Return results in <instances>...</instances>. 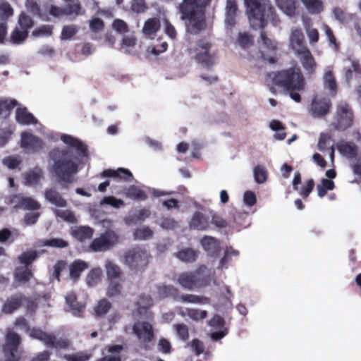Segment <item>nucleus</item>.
Returning <instances> with one entry per match:
<instances>
[{
    "label": "nucleus",
    "instance_id": "f257e3e1",
    "mask_svg": "<svg viewBox=\"0 0 361 361\" xmlns=\"http://www.w3.org/2000/svg\"><path fill=\"white\" fill-rule=\"evenodd\" d=\"M60 140L65 149L54 148L49 153V170L59 181L66 183L74 182L83 159L88 155L87 148L81 140L71 135L61 134Z\"/></svg>",
    "mask_w": 361,
    "mask_h": 361
},
{
    "label": "nucleus",
    "instance_id": "f03ea898",
    "mask_svg": "<svg viewBox=\"0 0 361 361\" xmlns=\"http://www.w3.org/2000/svg\"><path fill=\"white\" fill-rule=\"evenodd\" d=\"M210 0H183L179 5L181 19L185 20L186 30L197 34L204 27V8Z\"/></svg>",
    "mask_w": 361,
    "mask_h": 361
},
{
    "label": "nucleus",
    "instance_id": "7ed1b4c3",
    "mask_svg": "<svg viewBox=\"0 0 361 361\" xmlns=\"http://www.w3.org/2000/svg\"><path fill=\"white\" fill-rule=\"evenodd\" d=\"M244 3L253 29H262L268 20H275L273 8L268 0H244Z\"/></svg>",
    "mask_w": 361,
    "mask_h": 361
},
{
    "label": "nucleus",
    "instance_id": "20e7f679",
    "mask_svg": "<svg viewBox=\"0 0 361 361\" xmlns=\"http://www.w3.org/2000/svg\"><path fill=\"white\" fill-rule=\"evenodd\" d=\"M274 81L278 85L284 87L294 102H300V92L305 88V80L299 68L281 71L275 74Z\"/></svg>",
    "mask_w": 361,
    "mask_h": 361
},
{
    "label": "nucleus",
    "instance_id": "39448f33",
    "mask_svg": "<svg viewBox=\"0 0 361 361\" xmlns=\"http://www.w3.org/2000/svg\"><path fill=\"white\" fill-rule=\"evenodd\" d=\"M354 116L348 104L339 102L336 106L331 126L339 131H344L350 128L353 123Z\"/></svg>",
    "mask_w": 361,
    "mask_h": 361
},
{
    "label": "nucleus",
    "instance_id": "423d86ee",
    "mask_svg": "<svg viewBox=\"0 0 361 361\" xmlns=\"http://www.w3.org/2000/svg\"><path fill=\"white\" fill-rule=\"evenodd\" d=\"M212 44L207 39H201L190 53L194 54L196 61L202 66L209 68L215 63V56L211 51Z\"/></svg>",
    "mask_w": 361,
    "mask_h": 361
},
{
    "label": "nucleus",
    "instance_id": "0eeeda50",
    "mask_svg": "<svg viewBox=\"0 0 361 361\" xmlns=\"http://www.w3.org/2000/svg\"><path fill=\"white\" fill-rule=\"evenodd\" d=\"M158 295L160 298L172 297L183 302L192 304H207L209 299L207 297L192 294H183L178 295L177 290L171 286L162 285L158 287Z\"/></svg>",
    "mask_w": 361,
    "mask_h": 361
},
{
    "label": "nucleus",
    "instance_id": "6e6552de",
    "mask_svg": "<svg viewBox=\"0 0 361 361\" xmlns=\"http://www.w3.org/2000/svg\"><path fill=\"white\" fill-rule=\"evenodd\" d=\"M148 262L149 254L141 247H133L125 254V263L132 270H142L147 267Z\"/></svg>",
    "mask_w": 361,
    "mask_h": 361
},
{
    "label": "nucleus",
    "instance_id": "1a4fd4ad",
    "mask_svg": "<svg viewBox=\"0 0 361 361\" xmlns=\"http://www.w3.org/2000/svg\"><path fill=\"white\" fill-rule=\"evenodd\" d=\"M20 343V338L17 334L8 331L3 348L4 359H0V361H19L21 356L18 350Z\"/></svg>",
    "mask_w": 361,
    "mask_h": 361
},
{
    "label": "nucleus",
    "instance_id": "9d476101",
    "mask_svg": "<svg viewBox=\"0 0 361 361\" xmlns=\"http://www.w3.org/2000/svg\"><path fill=\"white\" fill-rule=\"evenodd\" d=\"M133 334L137 339L141 348H148V344L154 338V330L152 325L148 322L137 321L133 326Z\"/></svg>",
    "mask_w": 361,
    "mask_h": 361
},
{
    "label": "nucleus",
    "instance_id": "9b49d317",
    "mask_svg": "<svg viewBox=\"0 0 361 361\" xmlns=\"http://www.w3.org/2000/svg\"><path fill=\"white\" fill-rule=\"evenodd\" d=\"M20 146L25 153L37 154L44 149L45 142L32 132L24 130L20 133Z\"/></svg>",
    "mask_w": 361,
    "mask_h": 361
},
{
    "label": "nucleus",
    "instance_id": "f8f14e48",
    "mask_svg": "<svg viewBox=\"0 0 361 361\" xmlns=\"http://www.w3.org/2000/svg\"><path fill=\"white\" fill-rule=\"evenodd\" d=\"M118 235L114 231H108L95 238L90 243V248L94 252H101L109 250L118 242Z\"/></svg>",
    "mask_w": 361,
    "mask_h": 361
},
{
    "label": "nucleus",
    "instance_id": "ddd939ff",
    "mask_svg": "<svg viewBox=\"0 0 361 361\" xmlns=\"http://www.w3.org/2000/svg\"><path fill=\"white\" fill-rule=\"evenodd\" d=\"M331 101L329 98L316 95L312 101L309 108V114L314 118H319L326 116L331 106Z\"/></svg>",
    "mask_w": 361,
    "mask_h": 361
},
{
    "label": "nucleus",
    "instance_id": "4468645a",
    "mask_svg": "<svg viewBox=\"0 0 361 361\" xmlns=\"http://www.w3.org/2000/svg\"><path fill=\"white\" fill-rule=\"evenodd\" d=\"M25 302L27 303V308L28 311H35L36 308L35 302L27 300L20 295H16L9 298L2 305L1 311L6 314L11 313Z\"/></svg>",
    "mask_w": 361,
    "mask_h": 361
},
{
    "label": "nucleus",
    "instance_id": "2eb2a0df",
    "mask_svg": "<svg viewBox=\"0 0 361 361\" xmlns=\"http://www.w3.org/2000/svg\"><path fill=\"white\" fill-rule=\"evenodd\" d=\"M260 37V57L269 63H274V54L276 48V44L267 38L263 32L261 33Z\"/></svg>",
    "mask_w": 361,
    "mask_h": 361
},
{
    "label": "nucleus",
    "instance_id": "dca6fc26",
    "mask_svg": "<svg viewBox=\"0 0 361 361\" xmlns=\"http://www.w3.org/2000/svg\"><path fill=\"white\" fill-rule=\"evenodd\" d=\"M295 55L307 74L313 75L316 73L317 64L309 49Z\"/></svg>",
    "mask_w": 361,
    "mask_h": 361
},
{
    "label": "nucleus",
    "instance_id": "f3484780",
    "mask_svg": "<svg viewBox=\"0 0 361 361\" xmlns=\"http://www.w3.org/2000/svg\"><path fill=\"white\" fill-rule=\"evenodd\" d=\"M195 281L196 283H198L196 289L209 286L212 281L214 284H217L216 279L211 275V270L206 266H201L195 270Z\"/></svg>",
    "mask_w": 361,
    "mask_h": 361
},
{
    "label": "nucleus",
    "instance_id": "a211bd4d",
    "mask_svg": "<svg viewBox=\"0 0 361 361\" xmlns=\"http://www.w3.org/2000/svg\"><path fill=\"white\" fill-rule=\"evenodd\" d=\"M11 202L13 204V207L16 209L37 210L40 208V204L37 201L31 197L20 195L13 196Z\"/></svg>",
    "mask_w": 361,
    "mask_h": 361
},
{
    "label": "nucleus",
    "instance_id": "6ab92c4d",
    "mask_svg": "<svg viewBox=\"0 0 361 361\" xmlns=\"http://www.w3.org/2000/svg\"><path fill=\"white\" fill-rule=\"evenodd\" d=\"M290 45L295 54L308 49L305 43L304 35L300 30L295 29L290 35Z\"/></svg>",
    "mask_w": 361,
    "mask_h": 361
},
{
    "label": "nucleus",
    "instance_id": "aec40b11",
    "mask_svg": "<svg viewBox=\"0 0 361 361\" xmlns=\"http://www.w3.org/2000/svg\"><path fill=\"white\" fill-rule=\"evenodd\" d=\"M209 325L216 330L211 334V338L213 341H217L224 338L227 334V329L224 327V320L219 315H214L209 321Z\"/></svg>",
    "mask_w": 361,
    "mask_h": 361
},
{
    "label": "nucleus",
    "instance_id": "412c9836",
    "mask_svg": "<svg viewBox=\"0 0 361 361\" xmlns=\"http://www.w3.org/2000/svg\"><path fill=\"white\" fill-rule=\"evenodd\" d=\"M23 176L26 185L34 186L44 178V173L42 168L35 166L25 172Z\"/></svg>",
    "mask_w": 361,
    "mask_h": 361
},
{
    "label": "nucleus",
    "instance_id": "4be33fe9",
    "mask_svg": "<svg viewBox=\"0 0 361 361\" xmlns=\"http://www.w3.org/2000/svg\"><path fill=\"white\" fill-rule=\"evenodd\" d=\"M202 249L210 255L217 254L220 250V243L214 237L205 235L200 240Z\"/></svg>",
    "mask_w": 361,
    "mask_h": 361
},
{
    "label": "nucleus",
    "instance_id": "5701e85b",
    "mask_svg": "<svg viewBox=\"0 0 361 361\" xmlns=\"http://www.w3.org/2000/svg\"><path fill=\"white\" fill-rule=\"evenodd\" d=\"M123 194L127 198L135 201H145L148 197L147 191L135 185L125 188Z\"/></svg>",
    "mask_w": 361,
    "mask_h": 361
},
{
    "label": "nucleus",
    "instance_id": "b1692460",
    "mask_svg": "<svg viewBox=\"0 0 361 361\" xmlns=\"http://www.w3.org/2000/svg\"><path fill=\"white\" fill-rule=\"evenodd\" d=\"M361 75V66L359 62L354 59H348L345 63L344 76L347 82H349L354 75Z\"/></svg>",
    "mask_w": 361,
    "mask_h": 361
},
{
    "label": "nucleus",
    "instance_id": "393cba45",
    "mask_svg": "<svg viewBox=\"0 0 361 361\" xmlns=\"http://www.w3.org/2000/svg\"><path fill=\"white\" fill-rule=\"evenodd\" d=\"M44 197L50 204L57 207H66V200L54 188L47 189L44 192Z\"/></svg>",
    "mask_w": 361,
    "mask_h": 361
},
{
    "label": "nucleus",
    "instance_id": "a878e982",
    "mask_svg": "<svg viewBox=\"0 0 361 361\" xmlns=\"http://www.w3.org/2000/svg\"><path fill=\"white\" fill-rule=\"evenodd\" d=\"M16 120L22 125H34L37 123V119L25 107L18 106L16 111Z\"/></svg>",
    "mask_w": 361,
    "mask_h": 361
},
{
    "label": "nucleus",
    "instance_id": "bb28decb",
    "mask_svg": "<svg viewBox=\"0 0 361 361\" xmlns=\"http://www.w3.org/2000/svg\"><path fill=\"white\" fill-rule=\"evenodd\" d=\"M189 226L190 228L192 229L205 231L209 226V223L204 214L200 212H196L193 214L190 221Z\"/></svg>",
    "mask_w": 361,
    "mask_h": 361
},
{
    "label": "nucleus",
    "instance_id": "cd10ccee",
    "mask_svg": "<svg viewBox=\"0 0 361 361\" xmlns=\"http://www.w3.org/2000/svg\"><path fill=\"white\" fill-rule=\"evenodd\" d=\"M160 21L158 18H153L147 20L142 27L143 35L150 39L154 38V35L159 30Z\"/></svg>",
    "mask_w": 361,
    "mask_h": 361
},
{
    "label": "nucleus",
    "instance_id": "c85d7f7f",
    "mask_svg": "<svg viewBox=\"0 0 361 361\" xmlns=\"http://www.w3.org/2000/svg\"><path fill=\"white\" fill-rule=\"evenodd\" d=\"M71 233L77 240L83 242L92 238L94 230L89 226H75L71 228Z\"/></svg>",
    "mask_w": 361,
    "mask_h": 361
},
{
    "label": "nucleus",
    "instance_id": "c756f323",
    "mask_svg": "<svg viewBox=\"0 0 361 361\" xmlns=\"http://www.w3.org/2000/svg\"><path fill=\"white\" fill-rule=\"evenodd\" d=\"M152 304V300L149 295H141L137 301L139 315L141 317L144 315V317L147 319L151 317V312H148L147 310L150 307Z\"/></svg>",
    "mask_w": 361,
    "mask_h": 361
},
{
    "label": "nucleus",
    "instance_id": "7c9ffc66",
    "mask_svg": "<svg viewBox=\"0 0 361 361\" xmlns=\"http://www.w3.org/2000/svg\"><path fill=\"white\" fill-rule=\"evenodd\" d=\"M323 83L325 89L328 90L331 94H334L337 90L336 82L333 74L332 67L325 68L323 75Z\"/></svg>",
    "mask_w": 361,
    "mask_h": 361
},
{
    "label": "nucleus",
    "instance_id": "2f4dec72",
    "mask_svg": "<svg viewBox=\"0 0 361 361\" xmlns=\"http://www.w3.org/2000/svg\"><path fill=\"white\" fill-rule=\"evenodd\" d=\"M178 283L184 288L196 290L195 271L193 272H184L179 275Z\"/></svg>",
    "mask_w": 361,
    "mask_h": 361
},
{
    "label": "nucleus",
    "instance_id": "473e14b6",
    "mask_svg": "<svg viewBox=\"0 0 361 361\" xmlns=\"http://www.w3.org/2000/svg\"><path fill=\"white\" fill-rule=\"evenodd\" d=\"M49 11L50 15L54 17H61L63 16H70V15H81L83 14L84 12H80L75 9L72 8V4H67L64 8L56 6H50L49 8Z\"/></svg>",
    "mask_w": 361,
    "mask_h": 361
},
{
    "label": "nucleus",
    "instance_id": "72a5a7b5",
    "mask_svg": "<svg viewBox=\"0 0 361 361\" xmlns=\"http://www.w3.org/2000/svg\"><path fill=\"white\" fill-rule=\"evenodd\" d=\"M66 304L69 307V311L76 317L80 316V313L83 310L85 306L76 301V296L74 293H70L66 296Z\"/></svg>",
    "mask_w": 361,
    "mask_h": 361
},
{
    "label": "nucleus",
    "instance_id": "f704fd0d",
    "mask_svg": "<svg viewBox=\"0 0 361 361\" xmlns=\"http://www.w3.org/2000/svg\"><path fill=\"white\" fill-rule=\"evenodd\" d=\"M177 312L181 317L188 316L191 319L194 321L203 319L207 315V311L200 310L197 309H184L180 307L177 310Z\"/></svg>",
    "mask_w": 361,
    "mask_h": 361
},
{
    "label": "nucleus",
    "instance_id": "c9c22d12",
    "mask_svg": "<svg viewBox=\"0 0 361 361\" xmlns=\"http://www.w3.org/2000/svg\"><path fill=\"white\" fill-rule=\"evenodd\" d=\"M88 268V264L85 261L77 259L69 266L70 277L73 280H77L81 273Z\"/></svg>",
    "mask_w": 361,
    "mask_h": 361
},
{
    "label": "nucleus",
    "instance_id": "e433bc0d",
    "mask_svg": "<svg viewBox=\"0 0 361 361\" xmlns=\"http://www.w3.org/2000/svg\"><path fill=\"white\" fill-rule=\"evenodd\" d=\"M337 149L344 157L349 159L354 157L357 154V147L353 142H341L337 144Z\"/></svg>",
    "mask_w": 361,
    "mask_h": 361
},
{
    "label": "nucleus",
    "instance_id": "4c0bfd02",
    "mask_svg": "<svg viewBox=\"0 0 361 361\" xmlns=\"http://www.w3.org/2000/svg\"><path fill=\"white\" fill-rule=\"evenodd\" d=\"M136 38L133 35L125 36L122 40L121 50L126 54L135 56L137 54L135 49Z\"/></svg>",
    "mask_w": 361,
    "mask_h": 361
},
{
    "label": "nucleus",
    "instance_id": "58836bf2",
    "mask_svg": "<svg viewBox=\"0 0 361 361\" xmlns=\"http://www.w3.org/2000/svg\"><path fill=\"white\" fill-rule=\"evenodd\" d=\"M18 102L13 99H0V117L6 118L15 106H18Z\"/></svg>",
    "mask_w": 361,
    "mask_h": 361
},
{
    "label": "nucleus",
    "instance_id": "ea45409f",
    "mask_svg": "<svg viewBox=\"0 0 361 361\" xmlns=\"http://www.w3.org/2000/svg\"><path fill=\"white\" fill-rule=\"evenodd\" d=\"M150 210L147 208L141 209L138 211L130 213L128 216L125 218L126 224L130 225L135 221H144L150 216Z\"/></svg>",
    "mask_w": 361,
    "mask_h": 361
},
{
    "label": "nucleus",
    "instance_id": "a19ab883",
    "mask_svg": "<svg viewBox=\"0 0 361 361\" xmlns=\"http://www.w3.org/2000/svg\"><path fill=\"white\" fill-rule=\"evenodd\" d=\"M104 267L108 281L120 279L121 271L117 264L108 259L104 263Z\"/></svg>",
    "mask_w": 361,
    "mask_h": 361
},
{
    "label": "nucleus",
    "instance_id": "79ce46f5",
    "mask_svg": "<svg viewBox=\"0 0 361 361\" xmlns=\"http://www.w3.org/2000/svg\"><path fill=\"white\" fill-rule=\"evenodd\" d=\"M123 350L122 345H115L109 346L107 354L97 361H121V352Z\"/></svg>",
    "mask_w": 361,
    "mask_h": 361
},
{
    "label": "nucleus",
    "instance_id": "37998d69",
    "mask_svg": "<svg viewBox=\"0 0 361 361\" xmlns=\"http://www.w3.org/2000/svg\"><path fill=\"white\" fill-rule=\"evenodd\" d=\"M176 257L185 262H195L198 256V252L192 248H185L176 254Z\"/></svg>",
    "mask_w": 361,
    "mask_h": 361
},
{
    "label": "nucleus",
    "instance_id": "c03bdc74",
    "mask_svg": "<svg viewBox=\"0 0 361 361\" xmlns=\"http://www.w3.org/2000/svg\"><path fill=\"white\" fill-rule=\"evenodd\" d=\"M302 22L310 43L313 44L317 42L319 39V32L317 29L312 27V23L311 20L308 18H304Z\"/></svg>",
    "mask_w": 361,
    "mask_h": 361
},
{
    "label": "nucleus",
    "instance_id": "a18cd8bd",
    "mask_svg": "<svg viewBox=\"0 0 361 361\" xmlns=\"http://www.w3.org/2000/svg\"><path fill=\"white\" fill-rule=\"evenodd\" d=\"M239 254V251L234 249L233 247H226L224 250V255L219 261V269L227 268L228 264L231 261V258L238 257Z\"/></svg>",
    "mask_w": 361,
    "mask_h": 361
},
{
    "label": "nucleus",
    "instance_id": "49530a36",
    "mask_svg": "<svg viewBox=\"0 0 361 361\" xmlns=\"http://www.w3.org/2000/svg\"><path fill=\"white\" fill-rule=\"evenodd\" d=\"M102 175L104 177H118L124 180H128V178L133 177L132 173L123 168H118L117 170H105L102 172Z\"/></svg>",
    "mask_w": 361,
    "mask_h": 361
},
{
    "label": "nucleus",
    "instance_id": "de8ad7c7",
    "mask_svg": "<svg viewBox=\"0 0 361 361\" xmlns=\"http://www.w3.org/2000/svg\"><path fill=\"white\" fill-rule=\"evenodd\" d=\"M301 1L311 14H319L324 10L323 3L320 0H301Z\"/></svg>",
    "mask_w": 361,
    "mask_h": 361
},
{
    "label": "nucleus",
    "instance_id": "09e8293b",
    "mask_svg": "<svg viewBox=\"0 0 361 361\" xmlns=\"http://www.w3.org/2000/svg\"><path fill=\"white\" fill-rule=\"evenodd\" d=\"M32 273L28 267L22 266L17 267L15 271V279L19 283H25L30 280Z\"/></svg>",
    "mask_w": 361,
    "mask_h": 361
},
{
    "label": "nucleus",
    "instance_id": "8fccbe9b",
    "mask_svg": "<svg viewBox=\"0 0 361 361\" xmlns=\"http://www.w3.org/2000/svg\"><path fill=\"white\" fill-rule=\"evenodd\" d=\"M102 276V269L99 267L92 269L86 276L87 286L91 287L96 286L100 281Z\"/></svg>",
    "mask_w": 361,
    "mask_h": 361
},
{
    "label": "nucleus",
    "instance_id": "3c124183",
    "mask_svg": "<svg viewBox=\"0 0 361 361\" xmlns=\"http://www.w3.org/2000/svg\"><path fill=\"white\" fill-rule=\"evenodd\" d=\"M28 32L26 30L22 29L20 27H17L11 32V41L14 44H22L27 38Z\"/></svg>",
    "mask_w": 361,
    "mask_h": 361
},
{
    "label": "nucleus",
    "instance_id": "603ef678",
    "mask_svg": "<svg viewBox=\"0 0 361 361\" xmlns=\"http://www.w3.org/2000/svg\"><path fill=\"white\" fill-rule=\"evenodd\" d=\"M153 231L151 228L146 226H142L136 228L133 232L135 239L139 240H145L152 238Z\"/></svg>",
    "mask_w": 361,
    "mask_h": 361
},
{
    "label": "nucleus",
    "instance_id": "864d4df0",
    "mask_svg": "<svg viewBox=\"0 0 361 361\" xmlns=\"http://www.w3.org/2000/svg\"><path fill=\"white\" fill-rule=\"evenodd\" d=\"M278 6L287 16H293L295 11V2L293 0H276Z\"/></svg>",
    "mask_w": 361,
    "mask_h": 361
},
{
    "label": "nucleus",
    "instance_id": "5fc2aeb1",
    "mask_svg": "<svg viewBox=\"0 0 361 361\" xmlns=\"http://www.w3.org/2000/svg\"><path fill=\"white\" fill-rule=\"evenodd\" d=\"M30 337L42 341L46 345L50 342L51 335L48 334L39 329H30L27 332Z\"/></svg>",
    "mask_w": 361,
    "mask_h": 361
},
{
    "label": "nucleus",
    "instance_id": "6e6d98bb",
    "mask_svg": "<svg viewBox=\"0 0 361 361\" xmlns=\"http://www.w3.org/2000/svg\"><path fill=\"white\" fill-rule=\"evenodd\" d=\"M331 142V136L327 133H322L317 144L318 149L322 152L328 151L331 149V146L332 145Z\"/></svg>",
    "mask_w": 361,
    "mask_h": 361
},
{
    "label": "nucleus",
    "instance_id": "4d7b16f0",
    "mask_svg": "<svg viewBox=\"0 0 361 361\" xmlns=\"http://www.w3.org/2000/svg\"><path fill=\"white\" fill-rule=\"evenodd\" d=\"M255 180L259 184L264 183L267 178V171L264 166L257 165L253 169Z\"/></svg>",
    "mask_w": 361,
    "mask_h": 361
},
{
    "label": "nucleus",
    "instance_id": "13d9d810",
    "mask_svg": "<svg viewBox=\"0 0 361 361\" xmlns=\"http://www.w3.org/2000/svg\"><path fill=\"white\" fill-rule=\"evenodd\" d=\"M334 188V183L331 180L323 178L320 184L317 186L318 196L323 197L328 190H331Z\"/></svg>",
    "mask_w": 361,
    "mask_h": 361
},
{
    "label": "nucleus",
    "instance_id": "bf43d9fd",
    "mask_svg": "<svg viewBox=\"0 0 361 361\" xmlns=\"http://www.w3.org/2000/svg\"><path fill=\"white\" fill-rule=\"evenodd\" d=\"M2 163L9 169H15L22 163V158L19 155L8 156L3 159Z\"/></svg>",
    "mask_w": 361,
    "mask_h": 361
},
{
    "label": "nucleus",
    "instance_id": "052dcab7",
    "mask_svg": "<svg viewBox=\"0 0 361 361\" xmlns=\"http://www.w3.org/2000/svg\"><path fill=\"white\" fill-rule=\"evenodd\" d=\"M69 341L65 338H56L51 336L50 342L48 343V347L56 348V350L66 349L69 346Z\"/></svg>",
    "mask_w": 361,
    "mask_h": 361
},
{
    "label": "nucleus",
    "instance_id": "680f3d73",
    "mask_svg": "<svg viewBox=\"0 0 361 361\" xmlns=\"http://www.w3.org/2000/svg\"><path fill=\"white\" fill-rule=\"evenodd\" d=\"M37 257V254L36 251L34 250H28L23 252L19 257V262L24 264L26 267H28L29 264H32Z\"/></svg>",
    "mask_w": 361,
    "mask_h": 361
},
{
    "label": "nucleus",
    "instance_id": "e2e57ef3",
    "mask_svg": "<svg viewBox=\"0 0 361 361\" xmlns=\"http://www.w3.org/2000/svg\"><path fill=\"white\" fill-rule=\"evenodd\" d=\"M54 214L57 217L62 219L63 220H64L66 222L73 224L77 221V219L74 215V213L71 210L54 209Z\"/></svg>",
    "mask_w": 361,
    "mask_h": 361
},
{
    "label": "nucleus",
    "instance_id": "0e129e2a",
    "mask_svg": "<svg viewBox=\"0 0 361 361\" xmlns=\"http://www.w3.org/2000/svg\"><path fill=\"white\" fill-rule=\"evenodd\" d=\"M269 127L272 130L276 132L274 135L276 139L282 140L285 138L286 133L284 132L282 124L279 121L276 120L271 121L269 123Z\"/></svg>",
    "mask_w": 361,
    "mask_h": 361
},
{
    "label": "nucleus",
    "instance_id": "69168bd1",
    "mask_svg": "<svg viewBox=\"0 0 361 361\" xmlns=\"http://www.w3.org/2000/svg\"><path fill=\"white\" fill-rule=\"evenodd\" d=\"M122 286L120 283V279L109 281L107 295L110 297L118 295L121 292Z\"/></svg>",
    "mask_w": 361,
    "mask_h": 361
},
{
    "label": "nucleus",
    "instance_id": "338daca9",
    "mask_svg": "<svg viewBox=\"0 0 361 361\" xmlns=\"http://www.w3.org/2000/svg\"><path fill=\"white\" fill-rule=\"evenodd\" d=\"M63 358L66 361H87L90 355L85 352H78L72 354H66Z\"/></svg>",
    "mask_w": 361,
    "mask_h": 361
},
{
    "label": "nucleus",
    "instance_id": "774afa93",
    "mask_svg": "<svg viewBox=\"0 0 361 361\" xmlns=\"http://www.w3.org/2000/svg\"><path fill=\"white\" fill-rule=\"evenodd\" d=\"M78 28L74 25H66L61 31V38L62 40L71 39L78 32Z\"/></svg>",
    "mask_w": 361,
    "mask_h": 361
}]
</instances>
